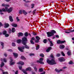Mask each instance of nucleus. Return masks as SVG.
Wrapping results in <instances>:
<instances>
[{
  "label": "nucleus",
  "instance_id": "nucleus-1",
  "mask_svg": "<svg viewBox=\"0 0 74 74\" xmlns=\"http://www.w3.org/2000/svg\"><path fill=\"white\" fill-rule=\"evenodd\" d=\"M50 57L52 58L53 59H52L51 61H50L49 59H47V63L49 64H50L51 65L56 64V62H55V61L53 55L52 54H51L50 55Z\"/></svg>",
  "mask_w": 74,
  "mask_h": 74
},
{
  "label": "nucleus",
  "instance_id": "nucleus-2",
  "mask_svg": "<svg viewBox=\"0 0 74 74\" xmlns=\"http://www.w3.org/2000/svg\"><path fill=\"white\" fill-rule=\"evenodd\" d=\"M13 8L12 7L10 8L9 9H8V8L5 7V9L3 8L2 9H0V12H6L7 11L8 13H10L12 11Z\"/></svg>",
  "mask_w": 74,
  "mask_h": 74
},
{
  "label": "nucleus",
  "instance_id": "nucleus-3",
  "mask_svg": "<svg viewBox=\"0 0 74 74\" xmlns=\"http://www.w3.org/2000/svg\"><path fill=\"white\" fill-rule=\"evenodd\" d=\"M51 32H47V34L48 37H51V36H53L54 35V34L53 33H56V31H55L54 30H52L51 31Z\"/></svg>",
  "mask_w": 74,
  "mask_h": 74
},
{
  "label": "nucleus",
  "instance_id": "nucleus-4",
  "mask_svg": "<svg viewBox=\"0 0 74 74\" xmlns=\"http://www.w3.org/2000/svg\"><path fill=\"white\" fill-rule=\"evenodd\" d=\"M22 41H23V45H26V42L27 41V38L26 37H24V38H22Z\"/></svg>",
  "mask_w": 74,
  "mask_h": 74
},
{
  "label": "nucleus",
  "instance_id": "nucleus-5",
  "mask_svg": "<svg viewBox=\"0 0 74 74\" xmlns=\"http://www.w3.org/2000/svg\"><path fill=\"white\" fill-rule=\"evenodd\" d=\"M57 42L58 44H62V43H64V42H66V41L65 40L62 41L60 40H57Z\"/></svg>",
  "mask_w": 74,
  "mask_h": 74
},
{
  "label": "nucleus",
  "instance_id": "nucleus-6",
  "mask_svg": "<svg viewBox=\"0 0 74 74\" xmlns=\"http://www.w3.org/2000/svg\"><path fill=\"white\" fill-rule=\"evenodd\" d=\"M10 66L14 65V64H15V62H12L13 60H12V59L11 58L10 59Z\"/></svg>",
  "mask_w": 74,
  "mask_h": 74
},
{
  "label": "nucleus",
  "instance_id": "nucleus-7",
  "mask_svg": "<svg viewBox=\"0 0 74 74\" xmlns=\"http://www.w3.org/2000/svg\"><path fill=\"white\" fill-rule=\"evenodd\" d=\"M24 47H18V49L21 52H23V49H24Z\"/></svg>",
  "mask_w": 74,
  "mask_h": 74
},
{
  "label": "nucleus",
  "instance_id": "nucleus-8",
  "mask_svg": "<svg viewBox=\"0 0 74 74\" xmlns=\"http://www.w3.org/2000/svg\"><path fill=\"white\" fill-rule=\"evenodd\" d=\"M59 61L60 62H63V61H65V60L63 58H60L58 59Z\"/></svg>",
  "mask_w": 74,
  "mask_h": 74
},
{
  "label": "nucleus",
  "instance_id": "nucleus-9",
  "mask_svg": "<svg viewBox=\"0 0 74 74\" xmlns=\"http://www.w3.org/2000/svg\"><path fill=\"white\" fill-rule=\"evenodd\" d=\"M1 6L2 7H9L10 5H9L3 3L1 5Z\"/></svg>",
  "mask_w": 74,
  "mask_h": 74
},
{
  "label": "nucleus",
  "instance_id": "nucleus-10",
  "mask_svg": "<svg viewBox=\"0 0 74 74\" xmlns=\"http://www.w3.org/2000/svg\"><path fill=\"white\" fill-rule=\"evenodd\" d=\"M18 64H21V65H23L25 64L22 61H20L17 63Z\"/></svg>",
  "mask_w": 74,
  "mask_h": 74
},
{
  "label": "nucleus",
  "instance_id": "nucleus-11",
  "mask_svg": "<svg viewBox=\"0 0 74 74\" xmlns=\"http://www.w3.org/2000/svg\"><path fill=\"white\" fill-rule=\"evenodd\" d=\"M23 34L22 33H19L18 34L17 36L18 37H20L21 36H23Z\"/></svg>",
  "mask_w": 74,
  "mask_h": 74
},
{
  "label": "nucleus",
  "instance_id": "nucleus-12",
  "mask_svg": "<svg viewBox=\"0 0 74 74\" xmlns=\"http://www.w3.org/2000/svg\"><path fill=\"white\" fill-rule=\"evenodd\" d=\"M36 38L37 40L35 41L36 42H38V40L40 39V38L38 37V36H36Z\"/></svg>",
  "mask_w": 74,
  "mask_h": 74
},
{
  "label": "nucleus",
  "instance_id": "nucleus-13",
  "mask_svg": "<svg viewBox=\"0 0 74 74\" xmlns=\"http://www.w3.org/2000/svg\"><path fill=\"white\" fill-rule=\"evenodd\" d=\"M13 54L14 57L16 58H17V57H18V54H17V53H13Z\"/></svg>",
  "mask_w": 74,
  "mask_h": 74
},
{
  "label": "nucleus",
  "instance_id": "nucleus-14",
  "mask_svg": "<svg viewBox=\"0 0 74 74\" xmlns=\"http://www.w3.org/2000/svg\"><path fill=\"white\" fill-rule=\"evenodd\" d=\"M37 63H40V64H44V62L40 60H37Z\"/></svg>",
  "mask_w": 74,
  "mask_h": 74
},
{
  "label": "nucleus",
  "instance_id": "nucleus-15",
  "mask_svg": "<svg viewBox=\"0 0 74 74\" xmlns=\"http://www.w3.org/2000/svg\"><path fill=\"white\" fill-rule=\"evenodd\" d=\"M51 49H52V47H49L46 50V52H49Z\"/></svg>",
  "mask_w": 74,
  "mask_h": 74
},
{
  "label": "nucleus",
  "instance_id": "nucleus-16",
  "mask_svg": "<svg viewBox=\"0 0 74 74\" xmlns=\"http://www.w3.org/2000/svg\"><path fill=\"white\" fill-rule=\"evenodd\" d=\"M12 26L14 27H16L18 26V25L16 24L13 23L12 24Z\"/></svg>",
  "mask_w": 74,
  "mask_h": 74
},
{
  "label": "nucleus",
  "instance_id": "nucleus-17",
  "mask_svg": "<svg viewBox=\"0 0 74 74\" xmlns=\"http://www.w3.org/2000/svg\"><path fill=\"white\" fill-rule=\"evenodd\" d=\"M64 48V46L63 45H61L60 46V49H63Z\"/></svg>",
  "mask_w": 74,
  "mask_h": 74
},
{
  "label": "nucleus",
  "instance_id": "nucleus-18",
  "mask_svg": "<svg viewBox=\"0 0 74 74\" xmlns=\"http://www.w3.org/2000/svg\"><path fill=\"white\" fill-rule=\"evenodd\" d=\"M32 70V68L30 67H28L26 69V71H31Z\"/></svg>",
  "mask_w": 74,
  "mask_h": 74
},
{
  "label": "nucleus",
  "instance_id": "nucleus-19",
  "mask_svg": "<svg viewBox=\"0 0 74 74\" xmlns=\"http://www.w3.org/2000/svg\"><path fill=\"white\" fill-rule=\"evenodd\" d=\"M23 14L26 15L27 14V12H26L25 10H23Z\"/></svg>",
  "mask_w": 74,
  "mask_h": 74
},
{
  "label": "nucleus",
  "instance_id": "nucleus-20",
  "mask_svg": "<svg viewBox=\"0 0 74 74\" xmlns=\"http://www.w3.org/2000/svg\"><path fill=\"white\" fill-rule=\"evenodd\" d=\"M9 18L10 22H13V19L11 16H10L9 17Z\"/></svg>",
  "mask_w": 74,
  "mask_h": 74
},
{
  "label": "nucleus",
  "instance_id": "nucleus-21",
  "mask_svg": "<svg viewBox=\"0 0 74 74\" xmlns=\"http://www.w3.org/2000/svg\"><path fill=\"white\" fill-rule=\"evenodd\" d=\"M9 24L8 23H6L5 24V27H4L5 28H7V27H8V26H9Z\"/></svg>",
  "mask_w": 74,
  "mask_h": 74
},
{
  "label": "nucleus",
  "instance_id": "nucleus-22",
  "mask_svg": "<svg viewBox=\"0 0 74 74\" xmlns=\"http://www.w3.org/2000/svg\"><path fill=\"white\" fill-rule=\"evenodd\" d=\"M55 71H56V72H60V71H62V69H60V70H59L56 69H55Z\"/></svg>",
  "mask_w": 74,
  "mask_h": 74
},
{
  "label": "nucleus",
  "instance_id": "nucleus-23",
  "mask_svg": "<svg viewBox=\"0 0 74 74\" xmlns=\"http://www.w3.org/2000/svg\"><path fill=\"white\" fill-rule=\"evenodd\" d=\"M48 40L50 41V43L51 44H50V46L51 47H52L53 46V43H52V41H50V39H49Z\"/></svg>",
  "mask_w": 74,
  "mask_h": 74
},
{
  "label": "nucleus",
  "instance_id": "nucleus-24",
  "mask_svg": "<svg viewBox=\"0 0 74 74\" xmlns=\"http://www.w3.org/2000/svg\"><path fill=\"white\" fill-rule=\"evenodd\" d=\"M21 59H23V60H25V59H26V58L25 57L23 56H22L21 58Z\"/></svg>",
  "mask_w": 74,
  "mask_h": 74
},
{
  "label": "nucleus",
  "instance_id": "nucleus-25",
  "mask_svg": "<svg viewBox=\"0 0 74 74\" xmlns=\"http://www.w3.org/2000/svg\"><path fill=\"white\" fill-rule=\"evenodd\" d=\"M4 66V62H2L1 64V67H3V66Z\"/></svg>",
  "mask_w": 74,
  "mask_h": 74
},
{
  "label": "nucleus",
  "instance_id": "nucleus-26",
  "mask_svg": "<svg viewBox=\"0 0 74 74\" xmlns=\"http://www.w3.org/2000/svg\"><path fill=\"white\" fill-rule=\"evenodd\" d=\"M16 20L17 22H19V21H20V19L19 18V17H16Z\"/></svg>",
  "mask_w": 74,
  "mask_h": 74
},
{
  "label": "nucleus",
  "instance_id": "nucleus-27",
  "mask_svg": "<svg viewBox=\"0 0 74 74\" xmlns=\"http://www.w3.org/2000/svg\"><path fill=\"white\" fill-rule=\"evenodd\" d=\"M67 54L68 55H71V51H68L67 52Z\"/></svg>",
  "mask_w": 74,
  "mask_h": 74
},
{
  "label": "nucleus",
  "instance_id": "nucleus-28",
  "mask_svg": "<svg viewBox=\"0 0 74 74\" xmlns=\"http://www.w3.org/2000/svg\"><path fill=\"white\" fill-rule=\"evenodd\" d=\"M39 72H42V71H43V69L42 68L39 69Z\"/></svg>",
  "mask_w": 74,
  "mask_h": 74
},
{
  "label": "nucleus",
  "instance_id": "nucleus-29",
  "mask_svg": "<svg viewBox=\"0 0 74 74\" xmlns=\"http://www.w3.org/2000/svg\"><path fill=\"white\" fill-rule=\"evenodd\" d=\"M22 71H23V73H24V74H27V72H26V71H25V70L23 69H22Z\"/></svg>",
  "mask_w": 74,
  "mask_h": 74
},
{
  "label": "nucleus",
  "instance_id": "nucleus-30",
  "mask_svg": "<svg viewBox=\"0 0 74 74\" xmlns=\"http://www.w3.org/2000/svg\"><path fill=\"white\" fill-rule=\"evenodd\" d=\"M17 42L18 43H20V42H21V40L20 39L17 40Z\"/></svg>",
  "mask_w": 74,
  "mask_h": 74
},
{
  "label": "nucleus",
  "instance_id": "nucleus-31",
  "mask_svg": "<svg viewBox=\"0 0 74 74\" xmlns=\"http://www.w3.org/2000/svg\"><path fill=\"white\" fill-rule=\"evenodd\" d=\"M23 13V10H20L19 11V14H22Z\"/></svg>",
  "mask_w": 74,
  "mask_h": 74
},
{
  "label": "nucleus",
  "instance_id": "nucleus-32",
  "mask_svg": "<svg viewBox=\"0 0 74 74\" xmlns=\"http://www.w3.org/2000/svg\"><path fill=\"white\" fill-rule=\"evenodd\" d=\"M6 33H7V31L5 30H4L3 32V34L5 35L6 34Z\"/></svg>",
  "mask_w": 74,
  "mask_h": 74
},
{
  "label": "nucleus",
  "instance_id": "nucleus-33",
  "mask_svg": "<svg viewBox=\"0 0 74 74\" xmlns=\"http://www.w3.org/2000/svg\"><path fill=\"white\" fill-rule=\"evenodd\" d=\"M15 32V29L14 28H12V32L13 33H14Z\"/></svg>",
  "mask_w": 74,
  "mask_h": 74
},
{
  "label": "nucleus",
  "instance_id": "nucleus-34",
  "mask_svg": "<svg viewBox=\"0 0 74 74\" xmlns=\"http://www.w3.org/2000/svg\"><path fill=\"white\" fill-rule=\"evenodd\" d=\"M40 56L41 57H44V55L42 53L40 54Z\"/></svg>",
  "mask_w": 74,
  "mask_h": 74
},
{
  "label": "nucleus",
  "instance_id": "nucleus-35",
  "mask_svg": "<svg viewBox=\"0 0 74 74\" xmlns=\"http://www.w3.org/2000/svg\"><path fill=\"white\" fill-rule=\"evenodd\" d=\"M24 35L25 37H27L28 36V33L27 32H26L25 33Z\"/></svg>",
  "mask_w": 74,
  "mask_h": 74
},
{
  "label": "nucleus",
  "instance_id": "nucleus-36",
  "mask_svg": "<svg viewBox=\"0 0 74 74\" xmlns=\"http://www.w3.org/2000/svg\"><path fill=\"white\" fill-rule=\"evenodd\" d=\"M25 48H26V49H29V47L27 46V45H25Z\"/></svg>",
  "mask_w": 74,
  "mask_h": 74
},
{
  "label": "nucleus",
  "instance_id": "nucleus-37",
  "mask_svg": "<svg viewBox=\"0 0 74 74\" xmlns=\"http://www.w3.org/2000/svg\"><path fill=\"white\" fill-rule=\"evenodd\" d=\"M3 60L4 62H7V59L5 58H3Z\"/></svg>",
  "mask_w": 74,
  "mask_h": 74
},
{
  "label": "nucleus",
  "instance_id": "nucleus-38",
  "mask_svg": "<svg viewBox=\"0 0 74 74\" xmlns=\"http://www.w3.org/2000/svg\"><path fill=\"white\" fill-rule=\"evenodd\" d=\"M39 48H40L39 45H38L36 47V50H38V49H39Z\"/></svg>",
  "mask_w": 74,
  "mask_h": 74
},
{
  "label": "nucleus",
  "instance_id": "nucleus-39",
  "mask_svg": "<svg viewBox=\"0 0 74 74\" xmlns=\"http://www.w3.org/2000/svg\"><path fill=\"white\" fill-rule=\"evenodd\" d=\"M1 45L2 46V48H3V46H4V43L3 42H1Z\"/></svg>",
  "mask_w": 74,
  "mask_h": 74
},
{
  "label": "nucleus",
  "instance_id": "nucleus-40",
  "mask_svg": "<svg viewBox=\"0 0 74 74\" xmlns=\"http://www.w3.org/2000/svg\"><path fill=\"white\" fill-rule=\"evenodd\" d=\"M39 60H40V61H43V60H44V59L43 58H40L39 59Z\"/></svg>",
  "mask_w": 74,
  "mask_h": 74
},
{
  "label": "nucleus",
  "instance_id": "nucleus-41",
  "mask_svg": "<svg viewBox=\"0 0 74 74\" xmlns=\"http://www.w3.org/2000/svg\"><path fill=\"white\" fill-rule=\"evenodd\" d=\"M61 54H62V56H65V54L64 53H63V51L61 52Z\"/></svg>",
  "mask_w": 74,
  "mask_h": 74
},
{
  "label": "nucleus",
  "instance_id": "nucleus-42",
  "mask_svg": "<svg viewBox=\"0 0 74 74\" xmlns=\"http://www.w3.org/2000/svg\"><path fill=\"white\" fill-rule=\"evenodd\" d=\"M47 39H45L44 41H43V42H44V43H46L47 42Z\"/></svg>",
  "mask_w": 74,
  "mask_h": 74
},
{
  "label": "nucleus",
  "instance_id": "nucleus-43",
  "mask_svg": "<svg viewBox=\"0 0 74 74\" xmlns=\"http://www.w3.org/2000/svg\"><path fill=\"white\" fill-rule=\"evenodd\" d=\"M34 70L35 71H37V68H36V66L34 67Z\"/></svg>",
  "mask_w": 74,
  "mask_h": 74
},
{
  "label": "nucleus",
  "instance_id": "nucleus-44",
  "mask_svg": "<svg viewBox=\"0 0 74 74\" xmlns=\"http://www.w3.org/2000/svg\"><path fill=\"white\" fill-rule=\"evenodd\" d=\"M12 45L13 46V47H15V46H16V45L14 43H12Z\"/></svg>",
  "mask_w": 74,
  "mask_h": 74
},
{
  "label": "nucleus",
  "instance_id": "nucleus-45",
  "mask_svg": "<svg viewBox=\"0 0 74 74\" xmlns=\"http://www.w3.org/2000/svg\"><path fill=\"white\" fill-rule=\"evenodd\" d=\"M69 64H73V61H71L69 62Z\"/></svg>",
  "mask_w": 74,
  "mask_h": 74
},
{
  "label": "nucleus",
  "instance_id": "nucleus-46",
  "mask_svg": "<svg viewBox=\"0 0 74 74\" xmlns=\"http://www.w3.org/2000/svg\"><path fill=\"white\" fill-rule=\"evenodd\" d=\"M9 36V35L8 34H6L5 35V36L6 37H7Z\"/></svg>",
  "mask_w": 74,
  "mask_h": 74
},
{
  "label": "nucleus",
  "instance_id": "nucleus-47",
  "mask_svg": "<svg viewBox=\"0 0 74 74\" xmlns=\"http://www.w3.org/2000/svg\"><path fill=\"white\" fill-rule=\"evenodd\" d=\"M3 74H8V73L7 72H3Z\"/></svg>",
  "mask_w": 74,
  "mask_h": 74
},
{
  "label": "nucleus",
  "instance_id": "nucleus-48",
  "mask_svg": "<svg viewBox=\"0 0 74 74\" xmlns=\"http://www.w3.org/2000/svg\"><path fill=\"white\" fill-rule=\"evenodd\" d=\"M22 66H19V68L20 70H22Z\"/></svg>",
  "mask_w": 74,
  "mask_h": 74
},
{
  "label": "nucleus",
  "instance_id": "nucleus-49",
  "mask_svg": "<svg viewBox=\"0 0 74 74\" xmlns=\"http://www.w3.org/2000/svg\"><path fill=\"white\" fill-rule=\"evenodd\" d=\"M31 6L32 8H34V4H32L31 5Z\"/></svg>",
  "mask_w": 74,
  "mask_h": 74
},
{
  "label": "nucleus",
  "instance_id": "nucleus-50",
  "mask_svg": "<svg viewBox=\"0 0 74 74\" xmlns=\"http://www.w3.org/2000/svg\"><path fill=\"white\" fill-rule=\"evenodd\" d=\"M30 42L32 44H34V42L33 41V40H31Z\"/></svg>",
  "mask_w": 74,
  "mask_h": 74
},
{
  "label": "nucleus",
  "instance_id": "nucleus-51",
  "mask_svg": "<svg viewBox=\"0 0 74 74\" xmlns=\"http://www.w3.org/2000/svg\"><path fill=\"white\" fill-rule=\"evenodd\" d=\"M29 55L30 56H33L34 55V54L33 53H30V54Z\"/></svg>",
  "mask_w": 74,
  "mask_h": 74
},
{
  "label": "nucleus",
  "instance_id": "nucleus-52",
  "mask_svg": "<svg viewBox=\"0 0 74 74\" xmlns=\"http://www.w3.org/2000/svg\"><path fill=\"white\" fill-rule=\"evenodd\" d=\"M3 26V25H2V23H1V22H0V27L1 26Z\"/></svg>",
  "mask_w": 74,
  "mask_h": 74
},
{
  "label": "nucleus",
  "instance_id": "nucleus-53",
  "mask_svg": "<svg viewBox=\"0 0 74 74\" xmlns=\"http://www.w3.org/2000/svg\"><path fill=\"white\" fill-rule=\"evenodd\" d=\"M4 55L5 57H6L7 56V54L6 53H4Z\"/></svg>",
  "mask_w": 74,
  "mask_h": 74
},
{
  "label": "nucleus",
  "instance_id": "nucleus-54",
  "mask_svg": "<svg viewBox=\"0 0 74 74\" xmlns=\"http://www.w3.org/2000/svg\"><path fill=\"white\" fill-rule=\"evenodd\" d=\"M34 39H35V38H34V37H33L32 38V39H31V40H34Z\"/></svg>",
  "mask_w": 74,
  "mask_h": 74
},
{
  "label": "nucleus",
  "instance_id": "nucleus-55",
  "mask_svg": "<svg viewBox=\"0 0 74 74\" xmlns=\"http://www.w3.org/2000/svg\"><path fill=\"white\" fill-rule=\"evenodd\" d=\"M18 71H17L15 72V74H18Z\"/></svg>",
  "mask_w": 74,
  "mask_h": 74
},
{
  "label": "nucleus",
  "instance_id": "nucleus-56",
  "mask_svg": "<svg viewBox=\"0 0 74 74\" xmlns=\"http://www.w3.org/2000/svg\"><path fill=\"white\" fill-rule=\"evenodd\" d=\"M60 55L59 54H57L56 55L57 56H60Z\"/></svg>",
  "mask_w": 74,
  "mask_h": 74
},
{
  "label": "nucleus",
  "instance_id": "nucleus-57",
  "mask_svg": "<svg viewBox=\"0 0 74 74\" xmlns=\"http://www.w3.org/2000/svg\"><path fill=\"white\" fill-rule=\"evenodd\" d=\"M8 51H9L10 52H11V51H12V50L11 49H8Z\"/></svg>",
  "mask_w": 74,
  "mask_h": 74
},
{
  "label": "nucleus",
  "instance_id": "nucleus-58",
  "mask_svg": "<svg viewBox=\"0 0 74 74\" xmlns=\"http://www.w3.org/2000/svg\"><path fill=\"white\" fill-rule=\"evenodd\" d=\"M56 37H57V38H59V35H56Z\"/></svg>",
  "mask_w": 74,
  "mask_h": 74
},
{
  "label": "nucleus",
  "instance_id": "nucleus-59",
  "mask_svg": "<svg viewBox=\"0 0 74 74\" xmlns=\"http://www.w3.org/2000/svg\"><path fill=\"white\" fill-rule=\"evenodd\" d=\"M65 32L66 33H70V32H68L67 31H65Z\"/></svg>",
  "mask_w": 74,
  "mask_h": 74
},
{
  "label": "nucleus",
  "instance_id": "nucleus-60",
  "mask_svg": "<svg viewBox=\"0 0 74 74\" xmlns=\"http://www.w3.org/2000/svg\"><path fill=\"white\" fill-rule=\"evenodd\" d=\"M45 74V72H44L43 73H41L40 74Z\"/></svg>",
  "mask_w": 74,
  "mask_h": 74
},
{
  "label": "nucleus",
  "instance_id": "nucleus-61",
  "mask_svg": "<svg viewBox=\"0 0 74 74\" xmlns=\"http://www.w3.org/2000/svg\"><path fill=\"white\" fill-rule=\"evenodd\" d=\"M36 10L35 9L34 10V11H33V13H34V12H35V11H36Z\"/></svg>",
  "mask_w": 74,
  "mask_h": 74
},
{
  "label": "nucleus",
  "instance_id": "nucleus-62",
  "mask_svg": "<svg viewBox=\"0 0 74 74\" xmlns=\"http://www.w3.org/2000/svg\"><path fill=\"white\" fill-rule=\"evenodd\" d=\"M33 35H34V36H36V34L35 33H33Z\"/></svg>",
  "mask_w": 74,
  "mask_h": 74
},
{
  "label": "nucleus",
  "instance_id": "nucleus-63",
  "mask_svg": "<svg viewBox=\"0 0 74 74\" xmlns=\"http://www.w3.org/2000/svg\"><path fill=\"white\" fill-rule=\"evenodd\" d=\"M71 32H74V29L70 31Z\"/></svg>",
  "mask_w": 74,
  "mask_h": 74
},
{
  "label": "nucleus",
  "instance_id": "nucleus-64",
  "mask_svg": "<svg viewBox=\"0 0 74 74\" xmlns=\"http://www.w3.org/2000/svg\"><path fill=\"white\" fill-rule=\"evenodd\" d=\"M5 1H7V2H8V1H10V0H5Z\"/></svg>",
  "mask_w": 74,
  "mask_h": 74
}]
</instances>
